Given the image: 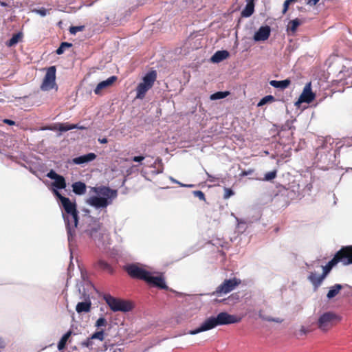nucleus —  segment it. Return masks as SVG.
<instances>
[{
  "label": "nucleus",
  "mask_w": 352,
  "mask_h": 352,
  "mask_svg": "<svg viewBox=\"0 0 352 352\" xmlns=\"http://www.w3.org/2000/svg\"><path fill=\"white\" fill-rule=\"evenodd\" d=\"M234 194V191L228 188H224L223 199H228Z\"/></svg>",
  "instance_id": "58836bf2"
},
{
  "label": "nucleus",
  "mask_w": 352,
  "mask_h": 352,
  "mask_svg": "<svg viewBox=\"0 0 352 352\" xmlns=\"http://www.w3.org/2000/svg\"><path fill=\"white\" fill-rule=\"evenodd\" d=\"M91 339H98L101 342L103 341L104 340V330L102 329L100 331L94 332L91 336Z\"/></svg>",
  "instance_id": "2f4dec72"
},
{
  "label": "nucleus",
  "mask_w": 352,
  "mask_h": 352,
  "mask_svg": "<svg viewBox=\"0 0 352 352\" xmlns=\"http://www.w3.org/2000/svg\"><path fill=\"white\" fill-rule=\"evenodd\" d=\"M34 12L40 14L41 16H45L48 13V10L45 8H41L40 9L35 10Z\"/></svg>",
  "instance_id": "79ce46f5"
},
{
  "label": "nucleus",
  "mask_w": 352,
  "mask_h": 352,
  "mask_svg": "<svg viewBox=\"0 0 352 352\" xmlns=\"http://www.w3.org/2000/svg\"><path fill=\"white\" fill-rule=\"evenodd\" d=\"M98 142L100 143V144H106L108 142V140L107 138H99L98 139Z\"/></svg>",
  "instance_id": "603ef678"
},
{
  "label": "nucleus",
  "mask_w": 352,
  "mask_h": 352,
  "mask_svg": "<svg viewBox=\"0 0 352 352\" xmlns=\"http://www.w3.org/2000/svg\"><path fill=\"white\" fill-rule=\"evenodd\" d=\"M125 271L133 278L146 281L149 272L138 266L137 264H130L124 267Z\"/></svg>",
  "instance_id": "9d476101"
},
{
  "label": "nucleus",
  "mask_w": 352,
  "mask_h": 352,
  "mask_svg": "<svg viewBox=\"0 0 352 352\" xmlns=\"http://www.w3.org/2000/svg\"><path fill=\"white\" fill-rule=\"evenodd\" d=\"M97 267L103 271L107 272L108 273H113V268L111 266L105 261L99 260L96 263Z\"/></svg>",
  "instance_id": "bb28decb"
},
{
  "label": "nucleus",
  "mask_w": 352,
  "mask_h": 352,
  "mask_svg": "<svg viewBox=\"0 0 352 352\" xmlns=\"http://www.w3.org/2000/svg\"><path fill=\"white\" fill-rule=\"evenodd\" d=\"M253 172V170H244L242 172L241 175L245 176L251 174Z\"/></svg>",
  "instance_id": "864d4df0"
},
{
  "label": "nucleus",
  "mask_w": 352,
  "mask_h": 352,
  "mask_svg": "<svg viewBox=\"0 0 352 352\" xmlns=\"http://www.w3.org/2000/svg\"><path fill=\"white\" fill-rule=\"evenodd\" d=\"M241 283V280L237 278L226 279L216 288V290L214 292L213 294L218 296H220L222 294H226L234 290Z\"/></svg>",
  "instance_id": "6e6552de"
},
{
  "label": "nucleus",
  "mask_w": 352,
  "mask_h": 352,
  "mask_svg": "<svg viewBox=\"0 0 352 352\" xmlns=\"http://www.w3.org/2000/svg\"><path fill=\"white\" fill-rule=\"evenodd\" d=\"M275 100V98L273 96L269 95L263 97L258 103V107H261L268 102H272Z\"/></svg>",
  "instance_id": "473e14b6"
},
{
  "label": "nucleus",
  "mask_w": 352,
  "mask_h": 352,
  "mask_svg": "<svg viewBox=\"0 0 352 352\" xmlns=\"http://www.w3.org/2000/svg\"><path fill=\"white\" fill-rule=\"evenodd\" d=\"M91 301L89 300L85 302H80L76 307V310L78 313L89 312L91 309Z\"/></svg>",
  "instance_id": "b1692460"
},
{
  "label": "nucleus",
  "mask_w": 352,
  "mask_h": 352,
  "mask_svg": "<svg viewBox=\"0 0 352 352\" xmlns=\"http://www.w3.org/2000/svg\"><path fill=\"white\" fill-rule=\"evenodd\" d=\"M292 128H294V126H292L291 124L287 122L285 125L282 126V130H290Z\"/></svg>",
  "instance_id": "49530a36"
},
{
  "label": "nucleus",
  "mask_w": 352,
  "mask_h": 352,
  "mask_svg": "<svg viewBox=\"0 0 352 352\" xmlns=\"http://www.w3.org/2000/svg\"><path fill=\"white\" fill-rule=\"evenodd\" d=\"M22 37H23L22 32H18L16 34H14L12 36V38L6 42V46H8L9 47L14 46L22 39Z\"/></svg>",
  "instance_id": "a878e982"
},
{
  "label": "nucleus",
  "mask_w": 352,
  "mask_h": 352,
  "mask_svg": "<svg viewBox=\"0 0 352 352\" xmlns=\"http://www.w3.org/2000/svg\"><path fill=\"white\" fill-rule=\"evenodd\" d=\"M146 282L150 285L159 287L163 289H168V286L166 285L164 278L162 276H153L149 272Z\"/></svg>",
  "instance_id": "f8f14e48"
},
{
  "label": "nucleus",
  "mask_w": 352,
  "mask_h": 352,
  "mask_svg": "<svg viewBox=\"0 0 352 352\" xmlns=\"http://www.w3.org/2000/svg\"><path fill=\"white\" fill-rule=\"evenodd\" d=\"M107 324V320L103 318V317H100L99 318L96 324H95V327L98 329L100 328V327H105Z\"/></svg>",
  "instance_id": "f704fd0d"
},
{
  "label": "nucleus",
  "mask_w": 352,
  "mask_h": 352,
  "mask_svg": "<svg viewBox=\"0 0 352 352\" xmlns=\"http://www.w3.org/2000/svg\"><path fill=\"white\" fill-rule=\"evenodd\" d=\"M71 334H72V331H69L68 332H67L65 334H64L62 336V338H60V340H59V342L58 343V350H63V349H65L66 343H67L69 338L71 336Z\"/></svg>",
  "instance_id": "c85d7f7f"
},
{
  "label": "nucleus",
  "mask_w": 352,
  "mask_h": 352,
  "mask_svg": "<svg viewBox=\"0 0 352 352\" xmlns=\"http://www.w3.org/2000/svg\"><path fill=\"white\" fill-rule=\"evenodd\" d=\"M302 21L298 18L289 21L287 26V32L289 34H294L297 30V28L300 25L302 24Z\"/></svg>",
  "instance_id": "4be33fe9"
},
{
  "label": "nucleus",
  "mask_w": 352,
  "mask_h": 352,
  "mask_svg": "<svg viewBox=\"0 0 352 352\" xmlns=\"http://www.w3.org/2000/svg\"><path fill=\"white\" fill-rule=\"evenodd\" d=\"M72 46V43H67V42H63L59 47L56 50V52L57 54H62L66 48L71 47Z\"/></svg>",
  "instance_id": "72a5a7b5"
},
{
  "label": "nucleus",
  "mask_w": 352,
  "mask_h": 352,
  "mask_svg": "<svg viewBox=\"0 0 352 352\" xmlns=\"http://www.w3.org/2000/svg\"><path fill=\"white\" fill-rule=\"evenodd\" d=\"M85 28V25L72 26L69 28V32L72 34H76L78 32L83 31Z\"/></svg>",
  "instance_id": "c9c22d12"
},
{
  "label": "nucleus",
  "mask_w": 352,
  "mask_h": 352,
  "mask_svg": "<svg viewBox=\"0 0 352 352\" xmlns=\"http://www.w3.org/2000/svg\"><path fill=\"white\" fill-rule=\"evenodd\" d=\"M311 330L310 329H307L305 327L302 326L300 329V335H305L307 334V333L310 332Z\"/></svg>",
  "instance_id": "de8ad7c7"
},
{
  "label": "nucleus",
  "mask_w": 352,
  "mask_h": 352,
  "mask_svg": "<svg viewBox=\"0 0 352 352\" xmlns=\"http://www.w3.org/2000/svg\"><path fill=\"white\" fill-rule=\"evenodd\" d=\"M267 320H268V321H275V322H280V320H275V319H273V318H267Z\"/></svg>",
  "instance_id": "4d7b16f0"
},
{
  "label": "nucleus",
  "mask_w": 352,
  "mask_h": 352,
  "mask_svg": "<svg viewBox=\"0 0 352 352\" xmlns=\"http://www.w3.org/2000/svg\"><path fill=\"white\" fill-rule=\"evenodd\" d=\"M144 159V156H135L133 157L132 160L135 162H140Z\"/></svg>",
  "instance_id": "09e8293b"
},
{
  "label": "nucleus",
  "mask_w": 352,
  "mask_h": 352,
  "mask_svg": "<svg viewBox=\"0 0 352 352\" xmlns=\"http://www.w3.org/2000/svg\"><path fill=\"white\" fill-rule=\"evenodd\" d=\"M73 192L78 195H84L86 192V184L82 182H74L72 186Z\"/></svg>",
  "instance_id": "412c9836"
},
{
  "label": "nucleus",
  "mask_w": 352,
  "mask_h": 352,
  "mask_svg": "<svg viewBox=\"0 0 352 352\" xmlns=\"http://www.w3.org/2000/svg\"><path fill=\"white\" fill-rule=\"evenodd\" d=\"M241 318L235 315L229 314L227 312H221L216 317L207 318L199 327L191 330L189 333L195 335L202 331L210 330L219 325L235 324L241 322Z\"/></svg>",
  "instance_id": "7ed1b4c3"
},
{
  "label": "nucleus",
  "mask_w": 352,
  "mask_h": 352,
  "mask_svg": "<svg viewBox=\"0 0 352 352\" xmlns=\"http://www.w3.org/2000/svg\"><path fill=\"white\" fill-rule=\"evenodd\" d=\"M56 72L55 66H51L47 69L46 74L40 87L42 91H46L54 88L58 89L56 83Z\"/></svg>",
  "instance_id": "0eeeda50"
},
{
  "label": "nucleus",
  "mask_w": 352,
  "mask_h": 352,
  "mask_svg": "<svg viewBox=\"0 0 352 352\" xmlns=\"http://www.w3.org/2000/svg\"><path fill=\"white\" fill-rule=\"evenodd\" d=\"M271 30L268 25L261 26L254 35L255 41H264L269 38Z\"/></svg>",
  "instance_id": "ddd939ff"
},
{
  "label": "nucleus",
  "mask_w": 352,
  "mask_h": 352,
  "mask_svg": "<svg viewBox=\"0 0 352 352\" xmlns=\"http://www.w3.org/2000/svg\"><path fill=\"white\" fill-rule=\"evenodd\" d=\"M94 339H91V336L87 338L85 341H83L81 344L82 346L87 347L89 349H91L94 345Z\"/></svg>",
  "instance_id": "4c0bfd02"
},
{
  "label": "nucleus",
  "mask_w": 352,
  "mask_h": 352,
  "mask_svg": "<svg viewBox=\"0 0 352 352\" xmlns=\"http://www.w3.org/2000/svg\"><path fill=\"white\" fill-rule=\"evenodd\" d=\"M157 79V72L152 70L148 72L142 78V81L140 82L136 87V98L143 99L146 92L151 89Z\"/></svg>",
  "instance_id": "39448f33"
},
{
  "label": "nucleus",
  "mask_w": 352,
  "mask_h": 352,
  "mask_svg": "<svg viewBox=\"0 0 352 352\" xmlns=\"http://www.w3.org/2000/svg\"><path fill=\"white\" fill-rule=\"evenodd\" d=\"M254 12V0H248L245 8L241 12L243 17H250Z\"/></svg>",
  "instance_id": "aec40b11"
},
{
  "label": "nucleus",
  "mask_w": 352,
  "mask_h": 352,
  "mask_svg": "<svg viewBox=\"0 0 352 352\" xmlns=\"http://www.w3.org/2000/svg\"><path fill=\"white\" fill-rule=\"evenodd\" d=\"M96 157L97 156L95 153H89L88 154L75 157L72 161L75 164H82L94 160Z\"/></svg>",
  "instance_id": "dca6fc26"
},
{
  "label": "nucleus",
  "mask_w": 352,
  "mask_h": 352,
  "mask_svg": "<svg viewBox=\"0 0 352 352\" xmlns=\"http://www.w3.org/2000/svg\"><path fill=\"white\" fill-rule=\"evenodd\" d=\"M104 300L110 309L114 312H128L131 311L134 307L131 301L115 298L109 294L105 295Z\"/></svg>",
  "instance_id": "423d86ee"
},
{
  "label": "nucleus",
  "mask_w": 352,
  "mask_h": 352,
  "mask_svg": "<svg viewBox=\"0 0 352 352\" xmlns=\"http://www.w3.org/2000/svg\"><path fill=\"white\" fill-rule=\"evenodd\" d=\"M338 264L335 258L333 257L331 261H329L327 264L324 266H321L322 268V274H321L324 278L327 276V274L330 272L332 268Z\"/></svg>",
  "instance_id": "393cba45"
},
{
  "label": "nucleus",
  "mask_w": 352,
  "mask_h": 352,
  "mask_svg": "<svg viewBox=\"0 0 352 352\" xmlns=\"http://www.w3.org/2000/svg\"><path fill=\"white\" fill-rule=\"evenodd\" d=\"M117 80L116 76H112L105 80L99 82L94 89V93L96 95H100L103 89H105L111 86Z\"/></svg>",
  "instance_id": "2eb2a0df"
},
{
  "label": "nucleus",
  "mask_w": 352,
  "mask_h": 352,
  "mask_svg": "<svg viewBox=\"0 0 352 352\" xmlns=\"http://www.w3.org/2000/svg\"><path fill=\"white\" fill-rule=\"evenodd\" d=\"M184 186H187V187H192L193 186V185H183Z\"/></svg>",
  "instance_id": "bf43d9fd"
},
{
  "label": "nucleus",
  "mask_w": 352,
  "mask_h": 352,
  "mask_svg": "<svg viewBox=\"0 0 352 352\" xmlns=\"http://www.w3.org/2000/svg\"><path fill=\"white\" fill-rule=\"evenodd\" d=\"M91 191L98 196H92L87 203L96 208H105L112 204V201L118 196V191L108 186H100L92 187Z\"/></svg>",
  "instance_id": "f03ea898"
},
{
  "label": "nucleus",
  "mask_w": 352,
  "mask_h": 352,
  "mask_svg": "<svg viewBox=\"0 0 352 352\" xmlns=\"http://www.w3.org/2000/svg\"><path fill=\"white\" fill-rule=\"evenodd\" d=\"M195 197H198L200 200L205 201L206 197L204 193L201 190H195L193 192Z\"/></svg>",
  "instance_id": "ea45409f"
},
{
  "label": "nucleus",
  "mask_w": 352,
  "mask_h": 352,
  "mask_svg": "<svg viewBox=\"0 0 352 352\" xmlns=\"http://www.w3.org/2000/svg\"><path fill=\"white\" fill-rule=\"evenodd\" d=\"M291 3L298 2L299 0H289Z\"/></svg>",
  "instance_id": "13d9d810"
},
{
  "label": "nucleus",
  "mask_w": 352,
  "mask_h": 352,
  "mask_svg": "<svg viewBox=\"0 0 352 352\" xmlns=\"http://www.w3.org/2000/svg\"><path fill=\"white\" fill-rule=\"evenodd\" d=\"M0 5H1V6H3V7H7V6H8V4L7 3H6V2H4V1H0Z\"/></svg>",
  "instance_id": "6e6d98bb"
},
{
  "label": "nucleus",
  "mask_w": 352,
  "mask_h": 352,
  "mask_svg": "<svg viewBox=\"0 0 352 352\" xmlns=\"http://www.w3.org/2000/svg\"><path fill=\"white\" fill-rule=\"evenodd\" d=\"M344 287H350L347 284L340 285V284H335L334 285L329 287V290L327 294V298L328 299H331L336 296L341 291L342 289Z\"/></svg>",
  "instance_id": "f3484780"
},
{
  "label": "nucleus",
  "mask_w": 352,
  "mask_h": 352,
  "mask_svg": "<svg viewBox=\"0 0 352 352\" xmlns=\"http://www.w3.org/2000/svg\"><path fill=\"white\" fill-rule=\"evenodd\" d=\"M229 56L230 53L227 50H219L211 57V61L218 63L228 58Z\"/></svg>",
  "instance_id": "a211bd4d"
},
{
  "label": "nucleus",
  "mask_w": 352,
  "mask_h": 352,
  "mask_svg": "<svg viewBox=\"0 0 352 352\" xmlns=\"http://www.w3.org/2000/svg\"><path fill=\"white\" fill-rule=\"evenodd\" d=\"M206 175H207V180L210 182H215L219 180V177L212 175L209 174L208 173H206Z\"/></svg>",
  "instance_id": "a18cd8bd"
},
{
  "label": "nucleus",
  "mask_w": 352,
  "mask_h": 352,
  "mask_svg": "<svg viewBox=\"0 0 352 352\" xmlns=\"http://www.w3.org/2000/svg\"><path fill=\"white\" fill-rule=\"evenodd\" d=\"M99 230V226L98 228H91L90 230H88L87 232H88L89 235L93 238L95 239L96 237V234L98 232Z\"/></svg>",
  "instance_id": "a19ab883"
},
{
  "label": "nucleus",
  "mask_w": 352,
  "mask_h": 352,
  "mask_svg": "<svg viewBox=\"0 0 352 352\" xmlns=\"http://www.w3.org/2000/svg\"><path fill=\"white\" fill-rule=\"evenodd\" d=\"M5 347L4 342L0 338V350Z\"/></svg>",
  "instance_id": "5fc2aeb1"
},
{
  "label": "nucleus",
  "mask_w": 352,
  "mask_h": 352,
  "mask_svg": "<svg viewBox=\"0 0 352 352\" xmlns=\"http://www.w3.org/2000/svg\"><path fill=\"white\" fill-rule=\"evenodd\" d=\"M54 194L60 200L64 210L63 217L66 225L68 241H71L76 235V229L78 223V212L76 208V204L72 202L68 197L63 196L56 190Z\"/></svg>",
  "instance_id": "f257e3e1"
},
{
  "label": "nucleus",
  "mask_w": 352,
  "mask_h": 352,
  "mask_svg": "<svg viewBox=\"0 0 352 352\" xmlns=\"http://www.w3.org/2000/svg\"><path fill=\"white\" fill-rule=\"evenodd\" d=\"M152 167L157 168V170L155 171V174H160L164 170V165L162 163V160L161 158L157 157L154 163L152 164Z\"/></svg>",
  "instance_id": "c756f323"
},
{
  "label": "nucleus",
  "mask_w": 352,
  "mask_h": 352,
  "mask_svg": "<svg viewBox=\"0 0 352 352\" xmlns=\"http://www.w3.org/2000/svg\"><path fill=\"white\" fill-rule=\"evenodd\" d=\"M291 84V80L289 79H285L283 80H272L270 81V85L275 88H279L280 89H286Z\"/></svg>",
  "instance_id": "5701e85b"
},
{
  "label": "nucleus",
  "mask_w": 352,
  "mask_h": 352,
  "mask_svg": "<svg viewBox=\"0 0 352 352\" xmlns=\"http://www.w3.org/2000/svg\"><path fill=\"white\" fill-rule=\"evenodd\" d=\"M52 185L58 189H64L66 188V182L65 178L62 175H58V177L54 179Z\"/></svg>",
  "instance_id": "cd10ccee"
},
{
  "label": "nucleus",
  "mask_w": 352,
  "mask_h": 352,
  "mask_svg": "<svg viewBox=\"0 0 352 352\" xmlns=\"http://www.w3.org/2000/svg\"><path fill=\"white\" fill-rule=\"evenodd\" d=\"M340 320V317L336 313L327 311L318 317L316 324L320 331L326 333L335 327Z\"/></svg>",
  "instance_id": "20e7f679"
},
{
  "label": "nucleus",
  "mask_w": 352,
  "mask_h": 352,
  "mask_svg": "<svg viewBox=\"0 0 352 352\" xmlns=\"http://www.w3.org/2000/svg\"><path fill=\"white\" fill-rule=\"evenodd\" d=\"M292 3L289 1V0H285L284 3H283V10H282V13L283 14H285L288 9H289V5L291 4Z\"/></svg>",
  "instance_id": "37998d69"
},
{
  "label": "nucleus",
  "mask_w": 352,
  "mask_h": 352,
  "mask_svg": "<svg viewBox=\"0 0 352 352\" xmlns=\"http://www.w3.org/2000/svg\"><path fill=\"white\" fill-rule=\"evenodd\" d=\"M315 96V94L311 91V84L309 82L305 86L303 91L299 97L298 102L310 103L314 100Z\"/></svg>",
  "instance_id": "9b49d317"
},
{
  "label": "nucleus",
  "mask_w": 352,
  "mask_h": 352,
  "mask_svg": "<svg viewBox=\"0 0 352 352\" xmlns=\"http://www.w3.org/2000/svg\"><path fill=\"white\" fill-rule=\"evenodd\" d=\"M230 94L229 91H217L210 96V99L212 100L223 99Z\"/></svg>",
  "instance_id": "7c9ffc66"
},
{
  "label": "nucleus",
  "mask_w": 352,
  "mask_h": 352,
  "mask_svg": "<svg viewBox=\"0 0 352 352\" xmlns=\"http://www.w3.org/2000/svg\"><path fill=\"white\" fill-rule=\"evenodd\" d=\"M49 129L50 130H58L61 132H64L75 129H85V127L83 126H79L77 124H69L68 122H66L56 124L54 126H51Z\"/></svg>",
  "instance_id": "4468645a"
},
{
  "label": "nucleus",
  "mask_w": 352,
  "mask_h": 352,
  "mask_svg": "<svg viewBox=\"0 0 352 352\" xmlns=\"http://www.w3.org/2000/svg\"><path fill=\"white\" fill-rule=\"evenodd\" d=\"M58 174H57L54 170H51L47 174V176L52 179H56L58 177Z\"/></svg>",
  "instance_id": "c03bdc74"
},
{
  "label": "nucleus",
  "mask_w": 352,
  "mask_h": 352,
  "mask_svg": "<svg viewBox=\"0 0 352 352\" xmlns=\"http://www.w3.org/2000/svg\"><path fill=\"white\" fill-rule=\"evenodd\" d=\"M276 174H277L276 170L268 172V173H265L264 179L265 181H271L276 177Z\"/></svg>",
  "instance_id": "e433bc0d"
},
{
  "label": "nucleus",
  "mask_w": 352,
  "mask_h": 352,
  "mask_svg": "<svg viewBox=\"0 0 352 352\" xmlns=\"http://www.w3.org/2000/svg\"><path fill=\"white\" fill-rule=\"evenodd\" d=\"M3 122L10 126L15 124V122L10 119H4L3 120Z\"/></svg>",
  "instance_id": "8fccbe9b"
},
{
  "label": "nucleus",
  "mask_w": 352,
  "mask_h": 352,
  "mask_svg": "<svg viewBox=\"0 0 352 352\" xmlns=\"http://www.w3.org/2000/svg\"><path fill=\"white\" fill-rule=\"evenodd\" d=\"M319 1L320 0H309L307 3L311 6H315L319 2Z\"/></svg>",
  "instance_id": "3c124183"
},
{
  "label": "nucleus",
  "mask_w": 352,
  "mask_h": 352,
  "mask_svg": "<svg viewBox=\"0 0 352 352\" xmlns=\"http://www.w3.org/2000/svg\"><path fill=\"white\" fill-rule=\"evenodd\" d=\"M338 263L343 265L352 264V245L343 246L333 256Z\"/></svg>",
  "instance_id": "1a4fd4ad"
},
{
  "label": "nucleus",
  "mask_w": 352,
  "mask_h": 352,
  "mask_svg": "<svg viewBox=\"0 0 352 352\" xmlns=\"http://www.w3.org/2000/svg\"><path fill=\"white\" fill-rule=\"evenodd\" d=\"M308 279L313 284L315 289H317L324 278L322 275H318L315 272H310Z\"/></svg>",
  "instance_id": "6ab92c4d"
}]
</instances>
